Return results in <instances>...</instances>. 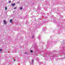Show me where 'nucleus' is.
<instances>
[{
	"mask_svg": "<svg viewBox=\"0 0 65 65\" xmlns=\"http://www.w3.org/2000/svg\"><path fill=\"white\" fill-rule=\"evenodd\" d=\"M3 22L4 23V24L5 25H6V22L5 20H3Z\"/></svg>",
	"mask_w": 65,
	"mask_h": 65,
	"instance_id": "obj_1",
	"label": "nucleus"
},
{
	"mask_svg": "<svg viewBox=\"0 0 65 65\" xmlns=\"http://www.w3.org/2000/svg\"><path fill=\"white\" fill-rule=\"evenodd\" d=\"M10 23H12L13 21H12V19H10Z\"/></svg>",
	"mask_w": 65,
	"mask_h": 65,
	"instance_id": "obj_2",
	"label": "nucleus"
},
{
	"mask_svg": "<svg viewBox=\"0 0 65 65\" xmlns=\"http://www.w3.org/2000/svg\"><path fill=\"white\" fill-rule=\"evenodd\" d=\"M15 5V3L12 4H11V5L12 6H14Z\"/></svg>",
	"mask_w": 65,
	"mask_h": 65,
	"instance_id": "obj_3",
	"label": "nucleus"
},
{
	"mask_svg": "<svg viewBox=\"0 0 65 65\" xmlns=\"http://www.w3.org/2000/svg\"><path fill=\"white\" fill-rule=\"evenodd\" d=\"M23 9V8L22 7H21L20 8V10H22Z\"/></svg>",
	"mask_w": 65,
	"mask_h": 65,
	"instance_id": "obj_4",
	"label": "nucleus"
},
{
	"mask_svg": "<svg viewBox=\"0 0 65 65\" xmlns=\"http://www.w3.org/2000/svg\"><path fill=\"white\" fill-rule=\"evenodd\" d=\"M31 37H32V38H34V36H31Z\"/></svg>",
	"mask_w": 65,
	"mask_h": 65,
	"instance_id": "obj_5",
	"label": "nucleus"
},
{
	"mask_svg": "<svg viewBox=\"0 0 65 65\" xmlns=\"http://www.w3.org/2000/svg\"><path fill=\"white\" fill-rule=\"evenodd\" d=\"M30 52H31V53H33V51H32V50H30Z\"/></svg>",
	"mask_w": 65,
	"mask_h": 65,
	"instance_id": "obj_6",
	"label": "nucleus"
},
{
	"mask_svg": "<svg viewBox=\"0 0 65 65\" xmlns=\"http://www.w3.org/2000/svg\"><path fill=\"white\" fill-rule=\"evenodd\" d=\"M2 49H0V52H2Z\"/></svg>",
	"mask_w": 65,
	"mask_h": 65,
	"instance_id": "obj_7",
	"label": "nucleus"
},
{
	"mask_svg": "<svg viewBox=\"0 0 65 65\" xmlns=\"http://www.w3.org/2000/svg\"><path fill=\"white\" fill-rule=\"evenodd\" d=\"M11 1H10L8 2V3H11Z\"/></svg>",
	"mask_w": 65,
	"mask_h": 65,
	"instance_id": "obj_8",
	"label": "nucleus"
},
{
	"mask_svg": "<svg viewBox=\"0 0 65 65\" xmlns=\"http://www.w3.org/2000/svg\"><path fill=\"white\" fill-rule=\"evenodd\" d=\"M5 10H7V7H5Z\"/></svg>",
	"mask_w": 65,
	"mask_h": 65,
	"instance_id": "obj_9",
	"label": "nucleus"
},
{
	"mask_svg": "<svg viewBox=\"0 0 65 65\" xmlns=\"http://www.w3.org/2000/svg\"><path fill=\"white\" fill-rule=\"evenodd\" d=\"M33 61H33V60H32V63H33Z\"/></svg>",
	"mask_w": 65,
	"mask_h": 65,
	"instance_id": "obj_10",
	"label": "nucleus"
},
{
	"mask_svg": "<svg viewBox=\"0 0 65 65\" xmlns=\"http://www.w3.org/2000/svg\"><path fill=\"white\" fill-rule=\"evenodd\" d=\"M16 8H17V7H15V8H14V9H16Z\"/></svg>",
	"mask_w": 65,
	"mask_h": 65,
	"instance_id": "obj_11",
	"label": "nucleus"
},
{
	"mask_svg": "<svg viewBox=\"0 0 65 65\" xmlns=\"http://www.w3.org/2000/svg\"><path fill=\"white\" fill-rule=\"evenodd\" d=\"M14 61H15V60L14 59Z\"/></svg>",
	"mask_w": 65,
	"mask_h": 65,
	"instance_id": "obj_12",
	"label": "nucleus"
}]
</instances>
